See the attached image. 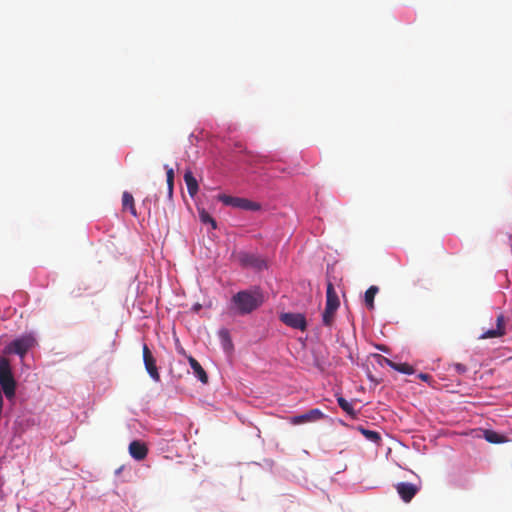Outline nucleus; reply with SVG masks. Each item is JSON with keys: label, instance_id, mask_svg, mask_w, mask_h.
<instances>
[{"label": "nucleus", "instance_id": "nucleus-19", "mask_svg": "<svg viewBox=\"0 0 512 512\" xmlns=\"http://www.w3.org/2000/svg\"><path fill=\"white\" fill-rule=\"evenodd\" d=\"M379 289L377 286H370L365 292V303L369 309L374 308V298L378 293Z\"/></svg>", "mask_w": 512, "mask_h": 512}, {"label": "nucleus", "instance_id": "nucleus-10", "mask_svg": "<svg viewBox=\"0 0 512 512\" xmlns=\"http://www.w3.org/2000/svg\"><path fill=\"white\" fill-rule=\"evenodd\" d=\"M504 334H505V318H504L503 314H499L496 319V328L487 330L480 336V338L481 339L497 338V337L503 336Z\"/></svg>", "mask_w": 512, "mask_h": 512}, {"label": "nucleus", "instance_id": "nucleus-7", "mask_svg": "<svg viewBox=\"0 0 512 512\" xmlns=\"http://www.w3.org/2000/svg\"><path fill=\"white\" fill-rule=\"evenodd\" d=\"M280 320L287 326L305 331L307 327L306 318L301 313H282Z\"/></svg>", "mask_w": 512, "mask_h": 512}, {"label": "nucleus", "instance_id": "nucleus-6", "mask_svg": "<svg viewBox=\"0 0 512 512\" xmlns=\"http://www.w3.org/2000/svg\"><path fill=\"white\" fill-rule=\"evenodd\" d=\"M142 353L147 373L155 382H159L161 378L158 368L156 366V359L154 358L147 344H143Z\"/></svg>", "mask_w": 512, "mask_h": 512}, {"label": "nucleus", "instance_id": "nucleus-13", "mask_svg": "<svg viewBox=\"0 0 512 512\" xmlns=\"http://www.w3.org/2000/svg\"><path fill=\"white\" fill-rule=\"evenodd\" d=\"M189 364L195 374V376L203 383L206 384L208 382V375L201 366V364L192 356L188 357Z\"/></svg>", "mask_w": 512, "mask_h": 512}, {"label": "nucleus", "instance_id": "nucleus-20", "mask_svg": "<svg viewBox=\"0 0 512 512\" xmlns=\"http://www.w3.org/2000/svg\"><path fill=\"white\" fill-rule=\"evenodd\" d=\"M166 169V181H167V188H168V197L169 199L173 196V188H174V170L173 168L168 167L165 165Z\"/></svg>", "mask_w": 512, "mask_h": 512}, {"label": "nucleus", "instance_id": "nucleus-12", "mask_svg": "<svg viewBox=\"0 0 512 512\" xmlns=\"http://www.w3.org/2000/svg\"><path fill=\"white\" fill-rule=\"evenodd\" d=\"M327 307L333 308L335 310H338L340 306L339 297L337 295V292L334 288V285L332 282L327 283V289H326V305Z\"/></svg>", "mask_w": 512, "mask_h": 512}, {"label": "nucleus", "instance_id": "nucleus-24", "mask_svg": "<svg viewBox=\"0 0 512 512\" xmlns=\"http://www.w3.org/2000/svg\"><path fill=\"white\" fill-rule=\"evenodd\" d=\"M362 433L365 435V437H366L368 440H370V441H372V442H378V441L381 439V437H380L379 433H378V432H376V431H372V430H365V429H363V430H362Z\"/></svg>", "mask_w": 512, "mask_h": 512}, {"label": "nucleus", "instance_id": "nucleus-11", "mask_svg": "<svg viewBox=\"0 0 512 512\" xmlns=\"http://www.w3.org/2000/svg\"><path fill=\"white\" fill-rule=\"evenodd\" d=\"M129 453L135 460H143L148 453L145 443L135 440L129 444Z\"/></svg>", "mask_w": 512, "mask_h": 512}, {"label": "nucleus", "instance_id": "nucleus-21", "mask_svg": "<svg viewBox=\"0 0 512 512\" xmlns=\"http://www.w3.org/2000/svg\"><path fill=\"white\" fill-rule=\"evenodd\" d=\"M337 403L339 405V407L344 411L346 412L348 415L350 416H355L356 415V412L354 410V407L352 405V403H350L349 401H347L345 398L343 397H338L337 398Z\"/></svg>", "mask_w": 512, "mask_h": 512}, {"label": "nucleus", "instance_id": "nucleus-22", "mask_svg": "<svg viewBox=\"0 0 512 512\" xmlns=\"http://www.w3.org/2000/svg\"><path fill=\"white\" fill-rule=\"evenodd\" d=\"M219 337L222 341V344H223V347L225 349H228L232 346V341H231V338H230V334H229V331L227 329H221L219 331Z\"/></svg>", "mask_w": 512, "mask_h": 512}, {"label": "nucleus", "instance_id": "nucleus-16", "mask_svg": "<svg viewBox=\"0 0 512 512\" xmlns=\"http://www.w3.org/2000/svg\"><path fill=\"white\" fill-rule=\"evenodd\" d=\"M483 436L487 442L492 444H501L507 441L505 436L493 430H484Z\"/></svg>", "mask_w": 512, "mask_h": 512}, {"label": "nucleus", "instance_id": "nucleus-9", "mask_svg": "<svg viewBox=\"0 0 512 512\" xmlns=\"http://www.w3.org/2000/svg\"><path fill=\"white\" fill-rule=\"evenodd\" d=\"M396 490L404 502H410L418 492V487L412 483L400 482L396 485Z\"/></svg>", "mask_w": 512, "mask_h": 512}, {"label": "nucleus", "instance_id": "nucleus-17", "mask_svg": "<svg viewBox=\"0 0 512 512\" xmlns=\"http://www.w3.org/2000/svg\"><path fill=\"white\" fill-rule=\"evenodd\" d=\"M385 361L392 369H394L400 373L407 374V375H411L414 373V368L411 365H409L408 363H395L389 359H385Z\"/></svg>", "mask_w": 512, "mask_h": 512}, {"label": "nucleus", "instance_id": "nucleus-18", "mask_svg": "<svg viewBox=\"0 0 512 512\" xmlns=\"http://www.w3.org/2000/svg\"><path fill=\"white\" fill-rule=\"evenodd\" d=\"M336 312L337 310L325 306V310L322 314V322L325 326L331 327L333 325Z\"/></svg>", "mask_w": 512, "mask_h": 512}, {"label": "nucleus", "instance_id": "nucleus-4", "mask_svg": "<svg viewBox=\"0 0 512 512\" xmlns=\"http://www.w3.org/2000/svg\"><path fill=\"white\" fill-rule=\"evenodd\" d=\"M218 199L225 205L232 206L247 211H257L261 208L257 202L250 201L246 198L233 197L229 195H219Z\"/></svg>", "mask_w": 512, "mask_h": 512}, {"label": "nucleus", "instance_id": "nucleus-14", "mask_svg": "<svg viewBox=\"0 0 512 512\" xmlns=\"http://www.w3.org/2000/svg\"><path fill=\"white\" fill-rule=\"evenodd\" d=\"M122 207L123 210H129L131 215L137 217V210L135 207L134 197L131 193L124 191L122 194Z\"/></svg>", "mask_w": 512, "mask_h": 512}, {"label": "nucleus", "instance_id": "nucleus-8", "mask_svg": "<svg viewBox=\"0 0 512 512\" xmlns=\"http://www.w3.org/2000/svg\"><path fill=\"white\" fill-rule=\"evenodd\" d=\"M323 417H324V413L320 409L314 408V409L308 410L307 412H305L301 415H296V416L290 417L289 422L293 425H300V424H304V423L318 421V420L322 419Z\"/></svg>", "mask_w": 512, "mask_h": 512}, {"label": "nucleus", "instance_id": "nucleus-25", "mask_svg": "<svg viewBox=\"0 0 512 512\" xmlns=\"http://www.w3.org/2000/svg\"><path fill=\"white\" fill-rule=\"evenodd\" d=\"M454 369L459 374H464L467 372V367L464 364L461 363H455L453 364Z\"/></svg>", "mask_w": 512, "mask_h": 512}, {"label": "nucleus", "instance_id": "nucleus-23", "mask_svg": "<svg viewBox=\"0 0 512 512\" xmlns=\"http://www.w3.org/2000/svg\"><path fill=\"white\" fill-rule=\"evenodd\" d=\"M199 217L203 223L210 224L212 226V229H216V221L204 209L199 212Z\"/></svg>", "mask_w": 512, "mask_h": 512}, {"label": "nucleus", "instance_id": "nucleus-26", "mask_svg": "<svg viewBox=\"0 0 512 512\" xmlns=\"http://www.w3.org/2000/svg\"><path fill=\"white\" fill-rule=\"evenodd\" d=\"M418 377L423 381H428V379H430V375L426 373H420Z\"/></svg>", "mask_w": 512, "mask_h": 512}, {"label": "nucleus", "instance_id": "nucleus-3", "mask_svg": "<svg viewBox=\"0 0 512 512\" xmlns=\"http://www.w3.org/2000/svg\"><path fill=\"white\" fill-rule=\"evenodd\" d=\"M36 340L31 335H24L20 338L13 340L8 346H6L5 353H13L23 358L26 353L34 347Z\"/></svg>", "mask_w": 512, "mask_h": 512}, {"label": "nucleus", "instance_id": "nucleus-5", "mask_svg": "<svg viewBox=\"0 0 512 512\" xmlns=\"http://www.w3.org/2000/svg\"><path fill=\"white\" fill-rule=\"evenodd\" d=\"M238 261L240 265L244 268H254L256 270H263L267 268L266 261L260 256L253 253H239Z\"/></svg>", "mask_w": 512, "mask_h": 512}, {"label": "nucleus", "instance_id": "nucleus-2", "mask_svg": "<svg viewBox=\"0 0 512 512\" xmlns=\"http://www.w3.org/2000/svg\"><path fill=\"white\" fill-rule=\"evenodd\" d=\"M0 385L7 399H12L16 392V381L14 379L10 360L0 356Z\"/></svg>", "mask_w": 512, "mask_h": 512}, {"label": "nucleus", "instance_id": "nucleus-15", "mask_svg": "<svg viewBox=\"0 0 512 512\" xmlns=\"http://www.w3.org/2000/svg\"><path fill=\"white\" fill-rule=\"evenodd\" d=\"M184 181L189 195L191 197L195 196L198 192V182L191 171L188 170L184 173Z\"/></svg>", "mask_w": 512, "mask_h": 512}, {"label": "nucleus", "instance_id": "nucleus-1", "mask_svg": "<svg viewBox=\"0 0 512 512\" xmlns=\"http://www.w3.org/2000/svg\"><path fill=\"white\" fill-rule=\"evenodd\" d=\"M232 303L235 305L238 313L244 315L257 309L262 303V298L258 293L240 291L232 297Z\"/></svg>", "mask_w": 512, "mask_h": 512}]
</instances>
